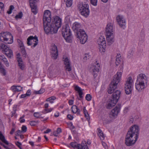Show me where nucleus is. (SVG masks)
<instances>
[{
    "label": "nucleus",
    "instance_id": "obj_1",
    "mask_svg": "<svg viewBox=\"0 0 149 149\" xmlns=\"http://www.w3.org/2000/svg\"><path fill=\"white\" fill-rule=\"evenodd\" d=\"M139 127L137 125H132L130 127L125 139V143L127 146H132L135 143L139 136Z\"/></svg>",
    "mask_w": 149,
    "mask_h": 149
},
{
    "label": "nucleus",
    "instance_id": "obj_2",
    "mask_svg": "<svg viewBox=\"0 0 149 149\" xmlns=\"http://www.w3.org/2000/svg\"><path fill=\"white\" fill-rule=\"evenodd\" d=\"M62 24V19L59 16H55L52 17L51 23H49V24L45 27L44 30L47 34L56 33L61 26Z\"/></svg>",
    "mask_w": 149,
    "mask_h": 149
},
{
    "label": "nucleus",
    "instance_id": "obj_3",
    "mask_svg": "<svg viewBox=\"0 0 149 149\" xmlns=\"http://www.w3.org/2000/svg\"><path fill=\"white\" fill-rule=\"evenodd\" d=\"M148 82V78L144 74H139L135 84L136 89L138 92L142 91L147 87Z\"/></svg>",
    "mask_w": 149,
    "mask_h": 149
},
{
    "label": "nucleus",
    "instance_id": "obj_4",
    "mask_svg": "<svg viewBox=\"0 0 149 149\" xmlns=\"http://www.w3.org/2000/svg\"><path fill=\"white\" fill-rule=\"evenodd\" d=\"M122 70L120 72L118 71L116 74L114 75L113 79L109 85V87L108 90V92L109 94H111L117 88L118 84L120 80L122 74Z\"/></svg>",
    "mask_w": 149,
    "mask_h": 149
},
{
    "label": "nucleus",
    "instance_id": "obj_5",
    "mask_svg": "<svg viewBox=\"0 0 149 149\" xmlns=\"http://www.w3.org/2000/svg\"><path fill=\"white\" fill-rule=\"evenodd\" d=\"M114 27L112 23H109L106 29V39L109 44H112L114 41L113 36Z\"/></svg>",
    "mask_w": 149,
    "mask_h": 149
},
{
    "label": "nucleus",
    "instance_id": "obj_6",
    "mask_svg": "<svg viewBox=\"0 0 149 149\" xmlns=\"http://www.w3.org/2000/svg\"><path fill=\"white\" fill-rule=\"evenodd\" d=\"M78 9L81 14L86 17L89 14V5L85 2H80L78 5Z\"/></svg>",
    "mask_w": 149,
    "mask_h": 149
},
{
    "label": "nucleus",
    "instance_id": "obj_7",
    "mask_svg": "<svg viewBox=\"0 0 149 149\" xmlns=\"http://www.w3.org/2000/svg\"><path fill=\"white\" fill-rule=\"evenodd\" d=\"M63 36L67 42L72 41V34L69 26L66 24L64 26L62 30Z\"/></svg>",
    "mask_w": 149,
    "mask_h": 149
},
{
    "label": "nucleus",
    "instance_id": "obj_8",
    "mask_svg": "<svg viewBox=\"0 0 149 149\" xmlns=\"http://www.w3.org/2000/svg\"><path fill=\"white\" fill-rule=\"evenodd\" d=\"M76 38L77 40L82 44H84L88 39V36L85 31L82 29H80L76 32Z\"/></svg>",
    "mask_w": 149,
    "mask_h": 149
},
{
    "label": "nucleus",
    "instance_id": "obj_9",
    "mask_svg": "<svg viewBox=\"0 0 149 149\" xmlns=\"http://www.w3.org/2000/svg\"><path fill=\"white\" fill-rule=\"evenodd\" d=\"M0 40L6 41L9 44H11L13 42V37L9 33L7 32L0 33Z\"/></svg>",
    "mask_w": 149,
    "mask_h": 149
},
{
    "label": "nucleus",
    "instance_id": "obj_10",
    "mask_svg": "<svg viewBox=\"0 0 149 149\" xmlns=\"http://www.w3.org/2000/svg\"><path fill=\"white\" fill-rule=\"evenodd\" d=\"M51 13L48 10H46L44 11L43 17V21L44 29L46 26L49 24L51 20Z\"/></svg>",
    "mask_w": 149,
    "mask_h": 149
},
{
    "label": "nucleus",
    "instance_id": "obj_11",
    "mask_svg": "<svg viewBox=\"0 0 149 149\" xmlns=\"http://www.w3.org/2000/svg\"><path fill=\"white\" fill-rule=\"evenodd\" d=\"M133 80L131 77H129L126 81L125 86V91L127 95L130 94L132 91V87L133 86L132 83Z\"/></svg>",
    "mask_w": 149,
    "mask_h": 149
},
{
    "label": "nucleus",
    "instance_id": "obj_12",
    "mask_svg": "<svg viewBox=\"0 0 149 149\" xmlns=\"http://www.w3.org/2000/svg\"><path fill=\"white\" fill-rule=\"evenodd\" d=\"M97 42L99 45V49L100 52L101 53L104 52L106 48V43L104 37H100L97 40Z\"/></svg>",
    "mask_w": 149,
    "mask_h": 149
},
{
    "label": "nucleus",
    "instance_id": "obj_13",
    "mask_svg": "<svg viewBox=\"0 0 149 149\" xmlns=\"http://www.w3.org/2000/svg\"><path fill=\"white\" fill-rule=\"evenodd\" d=\"M100 67V64L97 61L93 63L90 68V71L94 76V78L97 76V73L99 72Z\"/></svg>",
    "mask_w": 149,
    "mask_h": 149
},
{
    "label": "nucleus",
    "instance_id": "obj_14",
    "mask_svg": "<svg viewBox=\"0 0 149 149\" xmlns=\"http://www.w3.org/2000/svg\"><path fill=\"white\" fill-rule=\"evenodd\" d=\"M0 49L5 52V54L8 58H11L13 56V52L12 50L9 49L7 46L2 44L0 45Z\"/></svg>",
    "mask_w": 149,
    "mask_h": 149
},
{
    "label": "nucleus",
    "instance_id": "obj_15",
    "mask_svg": "<svg viewBox=\"0 0 149 149\" xmlns=\"http://www.w3.org/2000/svg\"><path fill=\"white\" fill-rule=\"evenodd\" d=\"M80 135V134L77 133L76 135V137H75V139L77 140V143L79 141L80 139L79 136ZM76 142H75V149H89L88 147L87 146V144L86 143H85L84 145V143H82V145H81L80 144H76L75 143Z\"/></svg>",
    "mask_w": 149,
    "mask_h": 149
},
{
    "label": "nucleus",
    "instance_id": "obj_16",
    "mask_svg": "<svg viewBox=\"0 0 149 149\" xmlns=\"http://www.w3.org/2000/svg\"><path fill=\"white\" fill-rule=\"evenodd\" d=\"M27 44L28 45H31L32 43L33 42L35 43H34L33 45L31 47H35L38 45V40L37 37L36 36L33 37V36H30L28 37L27 39Z\"/></svg>",
    "mask_w": 149,
    "mask_h": 149
},
{
    "label": "nucleus",
    "instance_id": "obj_17",
    "mask_svg": "<svg viewBox=\"0 0 149 149\" xmlns=\"http://www.w3.org/2000/svg\"><path fill=\"white\" fill-rule=\"evenodd\" d=\"M116 20L120 27L123 29L125 28L126 21L123 16L118 15L116 17Z\"/></svg>",
    "mask_w": 149,
    "mask_h": 149
},
{
    "label": "nucleus",
    "instance_id": "obj_18",
    "mask_svg": "<svg viewBox=\"0 0 149 149\" xmlns=\"http://www.w3.org/2000/svg\"><path fill=\"white\" fill-rule=\"evenodd\" d=\"M37 0H29V3L31 11L34 14H36L38 12V10L36 6Z\"/></svg>",
    "mask_w": 149,
    "mask_h": 149
},
{
    "label": "nucleus",
    "instance_id": "obj_19",
    "mask_svg": "<svg viewBox=\"0 0 149 149\" xmlns=\"http://www.w3.org/2000/svg\"><path fill=\"white\" fill-rule=\"evenodd\" d=\"M120 106H116L112 109L109 114V117L112 118V117L115 118L120 112Z\"/></svg>",
    "mask_w": 149,
    "mask_h": 149
},
{
    "label": "nucleus",
    "instance_id": "obj_20",
    "mask_svg": "<svg viewBox=\"0 0 149 149\" xmlns=\"http://www.w3.org/2000/svg\"><path fill=\"white\" fill-rule=\"evenodd\" d=\"M75 90L77 91L78 95H77V99L79 100H81L83 98L84 94L83 91V90L81 89L80 87L75 85Z\"/></svg>",
    "mask_w": 149,
    "mask_h": 149
},
{
    "label": "nucleus",
    "instance_id": "obj_21",
    "mask_svg": "<svg viewBox=\"0 0 149 149\" xmlns=\"http://www.w3.org/2000/svg\"><path fill=\"white\" fill-rule=\"evenodd\" d=\"M52 50L51 52V56L54 59L57 58L58 55V52L57 47L55 45H54L52 47Z\"/></svg>",
    "mask_w": 149,
    "mask_h": 149
},
{
    "label": "nucleus",
    "instance_id": "obj_22",
    "mask_svg": "<svg viewBox=\"0 0 149 149\" xmlns=\"http://www.w3.org/2000/svg\"><path fill=\"white\" fill-rule=\"evenodd\" d=\"M121 92L118 90L116 91L113 93L111 98L115 102H117L120 97Z\"/></svg>",
    "mask_w": 149,
    "mask_h": 149
},
{
    "label": "nucleus",
    "instance_id": "obj_23",
    "mask_svg": "<svg viewBox=\"0 0 149 149\" xmlns=\"http://www.w3.org/2000/svg\"><path fill=\"white\" fill-rule=\"evenodd\" d=\"M63 61L65 65V68L66 70L70 71L71 70L70 66V61L67 57H65V58H63Z\"/></svg>",
    "mask_w": 149,
    "mask_h": 149
},
{
    "label": "nucleus",
    "instance_id": "obj_24",
    "mask_svg": "<svg viewBox=\"0 0 149 149\" xmlns=\"http://www.w3.org/2000/svg\"><path fill=\"white\" fill-rule=\"evenodd\" d=\"M18 42L19 43V46L21 48V52L22 54V56L23 57H26V53L23 43L19 40H18Z\"/></svg>",
    "mask_w": 149,
    "mask_h": 149
},
{
    "label": "nucleus",
    "instance_id": "obj_25",
    "mask_svg": "<svg viewBox=\"0 0 149 149\" xmlns=\"http://www.w3.org/2000/svg\"><path fill=\"white\" fill-rule=\"evenodd\" d=\"M23 88L20 86L13 85L12 86L10 89L15 93L16 92H18L22 91Z\"/></svg>",
    "mask_w": 149,
    "mask_h": 149
},
{
    "label": "nucleus",
    "instance_id": "obj_26",
    "mask_svg": "<svg viewBox=\"0 0 149 149\" xmlns=\"http://www.w3.org/2000/svg\"><path fill=\"white\" fill-rule=\"evenodd\" d=\"M17 61L18 62V66L22 70H24L25 65L22 58H18Z\"/></svg>",
    "mask_w": 149,
    "mask_h": 149
},
{
    "label": "nucleus",
    "instance_id": "obj_27",
    "mask_svg": "<svg viewBox=\"0 0 149 149\" xmlns=\"http://www.w3.org/2000/svg\"><path fill=\"white\" fill-rule=\"evenodd\" d=\"M0 59L3 61L4 64L6 66L8 67L9 66L10 64L7 58L3 55H1L0 56Z\"/></svg>",
    "mask_w": 149,
    "mask_h": 149
},
{
    "label": "nucleus",
    "instance_id": "obj_28",
    "mask_svg": "<svg viewBox=\"0 0 149 149\" xmlns=\"http://www.w3.org/2000/svg\"><path fill=\"white\" fill-rule=\"evenodd\" d=\"M97 131V135L100 138V140H103L104 139V136L102 131L100 128H98Z\"/></svg>",
    "mask_w": 149,
    "mask_h": 149
},
{
    "label": "nucleus",
    "instance_id": "obj_29",
    "mask_svg": "<svg viewBox=\"0 0 149 149\" xmlns=\"http://www.w3.org/2000/svg\"><path fill=\"white\" fill-rule=\"evenodd\" d=\"M91 58V55L89 53H85L84 54L82 61L84 62H86Z\"/></svg>",
    "mask_w": 149,
    "mask_h": 149
},
{
    "label": "nucleus",
    "instance_id": "obj_30",
    "mask_svg": "<svg viewBox=\"0 0 149 149\" xmlns=\"http://www.w3.org/2000/svg\"><path fill=\"white\" fill-rule=\"evenodd\" d=\"M117 102H115L112 99H111L110 101L108 104L107 106V109H110L113 106H115Z\"/></svg>",
    "mask_w": 149,
    "mask_h": 149
},
{
    "label": "nucleus",
    "instance_id": "obj_31",
    "mask_svg": "<svg viewBox=\"0 0 149 149\" xmlns=\"http://www.w3.org/2000/svg\"><path fill=\"white\" fill-rule=\"evenodd\" d=\"M83 25L81 22H75V30L79 31L80 29L82 28Z\"/></svg>",
    "mask_w": 149,
    "mask_h": 149
},
{
    "label": "nucleus",
    "instance_id": "obj_32",
    "mask_svg": "<svg viewBox=\"0 0 149 149\" xmlns=\"http://www.w3.org/2000/svg\"><path fill=\"white\" fill-rule=\"evenodd\" d=\"M121 56L120 54H118L116 56L115 63L116 65H118L121 61Z\"/></svg>",
    "mask_w": 149,
    "mask_h": 149
},
{
    "label": "nucleus",
    "instance_id": "obj_33",
    "mask_svg": "<svg viewBox=\"0 0 149 149\" xmlns=\"http://www.w3.org/2000/svg\"><path fill=\"white\" fill-rule=\"evenodd\" d=\"M0 139L5 144L8 145V143L5 139V137L3 136L2 132L0 131Z\"/></svg>",
    "mask_w": 149,
    "mask_h": 149
},
{
    "label": "nucleus",
    "instance_id": "obj_34",
    "mask_svg": "<svg viewBox=\"0 0 149 149\" xmlns=\"http://www.w3.org/2000/svg\"><path fill=\"white\" fill-rule=\"evenodd\" d=\"M83 111L85 117L86 118V119L88 120H89L90 119L89 115L86 109V107H85L83 108Z\"/></svg>",
    "mask_w": 149,
    "mask_h": 149
},
{
    "label": "nucleus",
    "instance_id": "obj_35",
    "mask_svg": "<svg viewBox=\"0 0 149 149\" xmlns=\"http://www.w3.org/2000/svg\"><path fill=\"white\" fill-rule=\"evenodd\" d=\"M68 127L71 130L72 133L73 134L74 133V131L73 130L74 127L72 122H70L67 123Z\"/></svg>",
    "mask_w": 149,
    "mask_h": 149
},
{
    "label": "nucleus",
    "instance_id": "obj_36",
    "mask_svg": "<svg viewBox=\"0 0 149 149\" xmlns=\"http://www.w3.org/2000/svg\"><path fill=\"white\" fill-rule=\"evenodd\" d=\"M67 7H70L72 4V0H64Z\"/></svg>",
    "mask_w": 149,
    "mask_h": 149
},
{
    "label": "nucleus",
    "instance_id": "obj_37",
    "mask_svg": "<svg viewBox=\"0 0 149 149\" xmlns=\"http://www.w3.org/2000/svg\"><path fill=\"white\" fill-rule=\"evenodd\" d=\"M56 99V97H55L54 96H52L47 99L46 101H47L51 103H52L54 102V101Z\"/></svg>",
    "mask_w": 149,
    "mask_h": 149
},
{
    "label": "nucleus",
    "instance_id": "obj_38",
    "mask_svg": "<svg viewBox=\"0 0 149 149\" xmlns=\"http://www.w3.org/2000/svg\"><path fill=\"white\" fill-rule=\"evenodd\" d=\"M0 72L3 76H5L6 74V70L3 67L0 68Z\"/></svg>",
    "mask_w": 149,
    "mask_h": 149
},
{
    "label": "nucleus",
    "instance_id": "obj_39",
    "mask_svg": "<svg viewBox=\"0 0 149 149\" xmlns=\"http://www.w3.org/2000/svg\"><path fill=\"white\" fill-rule=\"evenodd\" d=\"M53 109V108L45 109L44 110V111L43 112V113H46L50 112L52 111Z\"/></svg>",
    "mask_w": 149,
    "mask_h": 149
},
{
    "label": "nucleus",
    "instance_id": "obj_40",
    "mask_svg": "<svg viewBox=\"0 0 149 149\" xmlns=\"http://www.w3.org/2000/svg\"><path fill=\"white\" fill-rule=\"evenodd\" d=\"M38 123V121H32L30 122V124L32 126H34Z\"/></svg>",
    "mask_w": 149,
    "mask_h": 149
},
{
    "label": "nucleus",
    "instance_id": "obj_41",
    "mask_svg": "<svg viewBox=\"0 0 149 149\" xmlns=\"http://www.w3.org/2000/svg\"><path fill=\"white\" fill-rule=\"evenodd\" d=\"M4 5L3 3L1 2H0V13L3 12L4 9Z\"/></svg>",
    "mask_w": 149,
    "mask_h": 149
},
{
    "label": "nucleus",
    "instance_id": "obj_42",
    "mask_svg": "<svg viewBox=\"0 0 149 149\" xmlns=\"http://www.w3.org/2000/svg\"><path fill=\"white\" fill-rule=\"evenodd\" d=\"M40 112H35L33 114L34 116L36 118H40V116H41Z\"/></svg>",
    "mask_w": 149,
    "mask_h": 149
},
{
    "label": "nucleus",
    "instance_id": "obj_43",
    "mask_svg": "<svg viewBox=\"0 0 149 149\" xmlns=\"http://www.w3.org/2000/svg\"><path fill=\"white\" fill-rule=\"evenodd\" d=\"M91 3L94 6H96L97 0H90Z\"/></svg>",
    "mask_w": 149,
    "mask_h": 149
},
{
    "label": "nucleus",
    "instance_id": "obj_44",
    "mask_svg": "<svg viewBox=\"0 0 149 149\" xmlns=\"http://www.w3.org/2000/svg\"><path fill=\"white\" fill-rule=\"evenodd\" d=\"M22 16V12L19 13L15 17L16 19H21Z\"/></svg>",
    "mask_w": 149,
    "mask_h": 149
},
{
    "label": "nucleus",
    "instance_id": "obj_45",
    "mask_svg": "<svg viewBox=\"0 0 149 149\" xmlns=\"http://www.w3.org/2000/svg\"><path fill=\"white\" fill-rule=\"evenodd\" d=\"M67 146L70 148H74V142H71L70 145L68 144H65Z\"/></svg>",
    "mask_w": 149,
    "mask_h": 149
},
{
    "label": "nucleus",
    "instance_id": "obj_46",
    "mask_svg": "<svg viewBox=\"0 0 149 149\" xmlns=\"http://www.w3.org/2000/svg\"><path fill=\"white\" fill-rule=\"evenodd\" d=\"M15 8L14 6L13 5H11L10 7L9 10L7 11V13L8 14H10L12 12V10Z\"/></svg>",
    "mask_w": 149,
    "mask_h": 149
},
{
    "label": "nucleus",
    "instance_id": "obj_47",
    "mask_svg": "<svg viewBox=\"0 0 149 149\" xmlns=\"http://www.w3.org/2000/svg\"><path fill=\"white\" fill-rule=\"evenodd\" d=\"M45 91V90L43 88H41L38 91L35 92V93L36 94H40L42 93Z\"/></svg>",
    "mask_w": 149,
    "mask_h": 149
},
{
    "label": "nucleus",
    "instance_id": "obj_48",
    "mask_svg": "<svg viewBox=\"0 0 149 149\" xmlns=\"http://www.w3.org/2000/svg\"><path fill=\"white\" fill-rule=\"evenodd\" d=\"M85 98L87 101H90L91 99V96L89 94H87L86 95Z\"/></svg>",
    "mask_w": 149,
    "mask_h": 149
},
{
    "label": "nucleus",
    "instance_id": "obj_49",
    "mask_svg": "<svg viewBox=\"0 0 149 149\" xmlns=\"http://www.w3.org/2000/svg\"><path fill=\"white\" fill-rule=\"evenodd\" d=\"M61 132V130L60 128H57L56 131V134L55 132H54V136H57V134L60 133Z\"/></svg>",
    "mask_w": 149,
    "mask_h": 149
},
{
    "label": "nucleus",
    "instance_id": "obj_50",
    "mask_svg": "<svg viewBox=\"0 0 149 149\" xmlns=\"http://www.w3.org/2000/svg\"><path fill=\"white\" fill-rule=\"evenodd\" d=\"M22 131L23 132H25L26 131L27 127L26 126L23 125L22 127Z\"/></svg>",
    "mask_w": 149,
    "mask_h": 149
},
{
    "label": "nucleus",
    "instance_id": "obj_51",
    "mask_svg": "<svg viewBox=\"0 0 149 149\" xmlns=\"http://www.w3.org/2000/svg\"><path fill=\"white\" fill-rule=\"evenodd\" d=\"M102 144L105 149H108V146L106 143L103 141H102Z\"/></svg>",
    "mask_w": 149,
    "mask_h": 149
},
{
    "label": "nucleus",
    "instance_id": "obj_52",
    "mask_svg": "<svg viewBox=\"0 0 149 149\" xmlns=\"http://www.w3.org/2000/svg\"><path fill=\"white\" fill-rule=\"evenodd\" d=\"M67 117L69 120H72L74 118V117L73 116H71V115L69 114L67 115Z\"/></svg>",
    "mask_w": 149,
    "mask_h": 149
},
{
    "label": "nucleus",
    "instance_id": "obj_53",
    "mask_svg": "<svg viewBox=\"0 0 149 149\" xmlns=\"http://www.w3.org/2000/svg\"><path fill=\"white\" fill-rule=\"evenodd\" d=\"M75 107H76V109H77L76 112H75V113H77V115H79L80 114V110L79 109H78L77 108V107L75 105Z\"/></svg>",
    "mask_w": 149,
    "mask_h": 149
},
{
    "label": "nucleus",
    "instance_id": "obj_54",
    "mask_svg": "<svg viewBox=\"0 0 149 149\" xmlns=\"http://www.w3.org/2000/svg\"><path fill=\"white\" fill-rule=\"evenodd\" d=\"M26 94L28 96H29L31 94V90L30 89L28 90Z\"/></svg>",
    "mask_w": 149,
    "mask_h": 149
},
{
    "label": "nucleus",
    "instance_id": "obj_55",
    "mask_svg": "<svg viewBox=\"0 0 149 149\" xmlns=\"http://www.w3.org/2000/svg\"><path fill=\"white\" fill-rule=\"evenodd\" d=\"M16 144L19 148L20 149H22L21 147V144L20 142L17 141L16 143Z\"/></svg>",
    "mask_w": 149,
    "mask_h": 149
},
{
    "label": "nucleus",
    "instance_id": "obj_56",
    "mask_svg": "<svg viewBox=\"0 0 149 149\" xmlns=\"http://www.w3.org/2000/svg\"><path fill=\"white\" fill-rule=\"evenodd\" d=\"M129 110L128 108L127 107H126L125 108L124 110V113H126L128 112Z\"/></svg>",
    "mask_w": 149,
    "mask_h": 149
},
{
    "label": "nucleus",
    "instance_id": "obj_57",
    "mask_svg": "<svg viewBox=\"0 0 149 149\" xmlns=\"http://www.w3.org/2000/svg\"><path fill=\"white\" fill-rule=\"evenodd\" d=\"M68 103L70 105H72L74 103V100H70Z\"/></svg>",
    "mask_w": 149,
    "mask_h": 149
},
{
    "label": "nucleus",
    "instance_id": "obj_58",
    "mask_svg": "<svg viewBox=\"0 0 149 149\" xmlns=\"http://www.w3.org/2000/svg\"><path fill=\"white\" fill-rule=\"evenodd\" d=\"M19 121L20 123H23L25 121V120L24 118H20L19 119Z\"/></svg>",
    "mask_w": 149,
    "mask_h": 149
},
{
    "label": "nucleus",
    "instance_id": "obj_59",
    "mask_svg": "<svg viewBox=\"0 0 149 149\" xmlns=\"http://www.w3.org/2000/svg\"><path fill=\"white\" fill-rule=\"evenodd\" d=\"M1 145L2 146H3L6 149H10V148L8 146H5L2 143H1Z\"/></svg>",
    "mask_w": 149,
    "mask_h": 149
},
{
    "label": "nucleus",
    "instance_id": "obj_60",
    "mask_svg": "<svg viewBox=\"0 0 149 149\" xmlns=\"http://www.w3.org/2000/svg\"><path fill=\"white\" fill-rule=\"evenodd\" d=\"M28 96L26 94H22L20 96V98H24L25 97H26Z\"/></svg>",
    "mask_w": 149,
    "mask_h": 149
},
{
    "label": "nucleus",
    "instance_id": "obj_61",
    "mask_svg": "<svg viewBox=\"0 0 149 149\" xmlns=\"http://www.w3.org/2000/svg\"><path fill=\"white\" fill-rule=\"evenodd\" d=\"M51 130L50 129H48L47 130H46L45 131H44V133H48L49 132H50Z\"/></svg>",
    "mask_w": 149,
    "mask_h": 149
},
{
    "label": "nucleus",
    "instance_id": "obj_62",
    "mask_svg": "<svg viewBox=\"0 0 149 149\" xmlns=\"http://www.w3.org/2000/svg\"><path fill=\"white\" fill-rule=\"evenodd\" d=\"M15 131V129L12 128L10 132V134H12Z\"/></svg>",
    "mask_w": 149,
    "mask_h": 149
},
{
    "label": "nucleus",
    "instance_id": "obj_63",
    "mask_svg": "<svg viewBox=\"0 0 149 149\" xmlns=\"http://www.w3.org/2000/svg\"><path fill=\"white\" fill-rule=\"evenodd\" d=\"M49 107V104L48 103H45L44 105V107L45 109H47Z\"/></svg>",
    "mask_w": 149,
    "mask_h": 149
},
{
    "label": "nucleus",
    "instance_id": "obj_64",
    "mask_svg": "<svg viewBox=\"0 0 149 149\" xmlns=\"http://www.w3.org/2000/svg\"><path fill=\"white\" fill-rule=\"evenodd\" d=\"M29 143L30 145H31V146H34V143L32 141H29Z\"/></svg>",
    "mask_w": 149,
    "mask_h": 149
}]
</instances>
